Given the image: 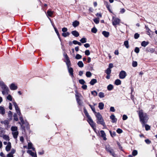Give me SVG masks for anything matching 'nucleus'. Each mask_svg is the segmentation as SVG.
I'll return each instance as SVG.
<instances>
[{
  "label": "nucleus",
  "mask_w": 157,
  "mask_h": 157,
  "mask_svg": "<svg viewBox=\"0 0 157 157\" xmlns=\"http://www.w3.org/2000/svg\"><path fill=\"white\" fill-rule=\"evenodd\" d=\"M137 65V63L136 61H133L132 63V66L134 67H136Z\"/></svg>",
  "instance_id": "49530a36"
},
{
  "label": "nucleus",
  "mask_w": 157,
  "mask_h": 157,
  "mask_svg": "<svg viewBox=\"0 0 157 157\" xmlns=\"http://www.w3.org/2000/svg\"><path fill=\"white\" fill-rule=\"evenodd\" d=\"M137 151L136 150H134L132 152V155L133 156H135L137 154Z\"/></svg>",
  "instance_id": "8fccbe9b"
},
{
  "label": "nucleus",
  "mask_w": 157,
  "mask_h": 157,
  "mask_svg": "<svg viewBox=\"0 0 157 157\" xmlns=\"http://www.w3.org/2000/svg\"><path fill=\"white\" fill-rule=\"evenodd\" d=\"M148 44L149 42L148 41H144L142 42L141 45L142 46L145 47Z\"/></svg>",
  "instance_id": "5701e85b"
},
{
  "label": "nucleus",
  "mask_w": 157,
  "mask_h": 157,
  "mask_svg": "<svg viewBox=\"0 0 157 157\" xmlns=\"http://www.w3.org/2000/svg\"><path fill=\"white\" fill-rule=\"evenodd\" d=\"M97 31V29L95 27H94L91 29V32L94 33H96Z\"/></svg>",
  "instance_id": "79ce46f5"
},
{
  "label": "nucleus",
  "mask_w": 157,
  "mask_h": 157,
  "mask_svg": "<svg viewBox=\"0 0 157 157\" xmlns=\"http://www.w3.org/2000/svg\"><path fill=\"white\" fill-rule=\"evenodd\" d=\"M85 54L86 56H89L90 55V53L89 50H87L85 51Z\"/></svg>",
  "instance_id": "bf43d9fd"
},
{
  "label": "nucleus",
  "mask_w": 157,
  "mask_h": 157,
  "mask_svg": "<svg viewBox=\"0 0 157 157\" xmlns=\"http://www.w3.org/2000/svg\"><path fill=\"white\" fill-rule=\"evenodd\" d=\"M82 56L79 54H77L75 56V58L77 59H81Z\"/></svg>",
  "instance_id": "5fc2aeb1"
},
{
  "label": "nucleus",
  "mask_w": 157,
  "mask_h": 157,
  "mask_svg": "<svg viewBox=\"0 0 157 157\" xmlns=\"http://www.w3.org/2000/svg\"><path fill=\"white\" fill-rule=\"evenodd\" d=\"M54 29H55V30L56 33L57 34L59 39V40H61V38H60V35H59V33L57 30V29L55 27L54 28Z\"/></svg>",
  "instance_id": "2f4dec72"
},
{
  "label": "nucleus",
  "mask_w": 157,
  "mask_h": 157,
  "mask_svg": "<svg viewBox=\"0 0 157 157\" xmlns=\"http://www.w3.org/2000/svg\"><path fill=\"white\" fill-rule=\"evenodd\" d=\"M134 51L136 53H138L140 51L139 48L138 47H136Z\"/></svg>",
  "instance_id": "680f3d73"
},
{
  "label": "nucleus",
  "mask_w": 157,
  "mask_h": 157,
  "mask_svg": "<svg viewBox=\"0 0 157 157\" xmlns=\"http://www.w3.org/2000/svg\"><path fill=\"white\" fill-rule=\"evenodd\" d=\"M2 137L4 139L6 140H10L9 136L6 135H3Z\"/></svg>",
  "instance_id": "f704fd0d"
},
{
  "label": "nucleus",
  "mask_w": 157,
  "mask_h": 157,
  "mask_svg": "<svg viewBox=\"0 0 157 157\" xmlns=\"http://www.w3.org/2000/svg\"><path fill=\"white\" fill-rule=\"evenodd\" d=\"M124 44L127 48H129L128 42V41H125L124 42Z\"/></svg>",
  "instance_id": "a19ab883"
},
{
  "label": "nucleus",
  "mask_w": 157,
  "mask_h": 157,
  "mask_svg": "<svg viewBox=\"0 0 157 157\" xmlns=\"http://www.w3.org/2000/svg\"><path fill=\"white\" fill-rule=\"evenodd\" d=\"M115 84L116 85H120L121 84V81L120 79H117L115 81Z\"/></svg>",
  "instance_id": "bb28decb"
},
{
  "label": "nucleus",
  "mask_w": 157,
  "mask_h": 157,
  "mask_svg": "<svg viewBox=\"0 0 157 157\" xmlns=\"http://www.w3.org/2000/svg\"><path fill=\"white\" fill-rule=\"evenodd\" d=\"M7 157H13V155L12 153H9L7 155Z\"/></svg>",
  "instance_id": "774afa93"
},
{
  "label": "nucleus",
  "mask_w": 157,
  "mask_h": 157,
  "mask_svg": "<svg viewBox=\"0 0 157 157\" xmlns=\"http://www.w3.org/2000/svg\"><path fill=\"white\" fill-rule=\"evenodd\" d=\"M0 86L2 90V93L3 95L9 94V88L3 82H0Z\"/></svg>",
  "instance_id": "7ed1b4c3"
},
{
  "label": "nucleus",
  "mask_w": 157,
  "mask_h": 157,
  "mask_svg": "<svg viewBox=\"0 0 157 157\" xmlns=\"http://www.w3.org/2000/svg\"><path fill=\"white\" fill-rule=\"evenodd\" d=\"M5 113V110L3 107L0 106V113L3 115Z\"/></svg>",
  "instance_id": "4468645a"
},
{
  "label": "nucleus",
  "mask_w": 157,
  "mask_h": 157,
  "mask_svg": "<svg viewBox=\"0 0 157 157\" xmlns=\"http://www.w3.org/2000/svg\"><path fill=\"white\" fill-rule=\"evenodd\" d=\"M13 105L15 108V109L16 111L19 109L18 106L17 104L15 101H14L13 102Z\"/></svg>",
  "instance_id": "cd10ccee"
},
{
  "label": "nucleus",
  "mask_w": 157,
  "mask_h": 157,
  "mask_svg": "<svg viewBox=\"0 0 157 157\" xmlns=\"http://www.w3.org/2000/svg\"><path fill=\"white\" fill-rule=\"evenodd\" d=\"M13 119L16 121H18V118L17 117V114H14L13 116Z\"/></svg>",
  "instance_id": "3c124183"
},
{
  "label": "nucleus",
  "mask_w": 157,
  "mask_h": 157,
  "mask_svg": "<svg viewBox=\"0 0 157 157\" xmlns=\"http://www.w3.org/2000/svg\"><path fill=\"white\" fill-rule=\"evenodd\" d=\"M19 119H20V120L21 122V123L19 122V123L21 125L22 128L23 129L25 130V127L23 125V124H25L27 126H28L29 125V124L27 122H26L25 123L23 118L21 115L20 116V117H19Z\"/></svg>",
  "instance_id": "423d86ee"
},
{
  "label": "nucleus",
  "mask_w": 157,
  "mask_h": 157,
  "mask_svg": "<svg viewBox=\"0 0 157 157\" xmlns=\"http://www.w3.org/2000/svg\"><path fill=\"white\" fill-rule=\"evenodd\" d=\"M155 51V49L152 48H146V52H150L151 53L154 52Z\"/></svg>",
  "instance_id": "f8f14e48"
},
{
  "label": "nucleus",
  "mask_w": 157,
  "mask_h": 157,
  "mask_svg": "<svg viewBox=\"0 0 157 157\" xmlns=\"http://www.w3.org/2000/svg\"><path fill=\"white\" fill-rule=\"evenodd\" d=\"M95 115L98 120L97 121V123L98 124H101L102 125H104V126H105V122L102 118V116L100 113L98 112L96 113Z\"/></svg>",
  "instance_id": "20e7f679"
},
{
  "label": "nucleus",
  "mask_w": 157,
  "mask_h": 157,
  "mask_svg": "<svg viewBox=\"0 0 157 157\" xmlns=\"http://www.w3.org/2000/svg\"><path fill=\"white\" fill-rule=\"evenodd\" d=\"M27 152V153L29 154L31 156H33V157H34L36 154V152L34 153L33 152H32V151L30 150H28Z\"/></svg>",
  "instance_id": "4be33fe9"
},
{
  "label": "nucleus",
  "mask_w": 157,
  "mask_h": 157,
  "mask_svg": "<svg viewBox=\"0 0 157 157\" xmlns=\"http://www.w3.org/2000/svg\"><path fill=\"white\" fill-rule=\"evenodd\" d=\"M107 89L109 90H111L113 88V86L111 84H109L107 86Z\"/></svg>",
  "instance_id": "473e14b6"
},
{
  "label": "nucleus",
  "mask_w": 157,
  "mask_h": 157,
  "mask_svg": "<svg viewBox=\"0 0 157 157\" xmlns=\"http://www.w3.org/2000/svg\"><path fill=\"white\" fill-rule=\"evenodd\" d=\"M94 21L96 24H98L99 22V18H96L94 19Z\"/></svg>",
  "instance_id": "a18cd8bd"
},
{
  "label": "nucleus",
  "mask_w": 157,
  "mask_h": 157,
  "mask_svg": "<svg viewBox=\"0 0 157 157\" xmlns=\"http://www.w3.org/2000/svg\"><path fill=\"white\" fill-rule=\"evenodd\" d=\"M110 118L112 120V123H115L117 122V119L115 118V116L113 114H112L110 116Z\"/></svg>",
  "instance_id": "9d476101"
},
{
  "label": "nucleus",
  "mask_w": 157,
  "mask_h": 157,
  "mask_svg": "<svg viewBox=\"0 0 157 157\" xmlns=\"http://www.w3.org/2000/svg\"><path fill=\"white\" fill-rule=\"evenodd\" d=\"M11 130L13 132L17 131V128L16 126H12L11 127Z\"/></svg>",
  "instance_id": "a878e982"
},
{
  "label": "nucleus",
  "mask_w": 157,
  "mask_h": 157,
  "mask_svg": "<svg viewBox=\"0 0 157 157\" xmlns=\"http://www.w3.org/2000/svg\"><path fill=\"white\" fill-rule=\"evenodd\" d=\"M139 115L140 120L144 126V124L146 123L147 121L148 118L146 113H144L143 111L141 110L139 112Z\"/></svg>",
  "instance_id": "f257e3e1"
},
{
  "label": "nucleus",
  "mask_w": 157,
  "mask_h": 157,
  "mask_svg": "<svg viewBox=\"0 0 157 157\" xmlns=\"http://www.w3.org/2000/svg\"><path fill=\"white\" fill-rule=\"evenodd\" d=\"M79 82L80 84L84 85L85 83V82L83 79H81L79 80Z\"/></svg>",
  "instance_id": "c03bdc74"
},
{
  "label": "nucleus",
  "mask_w": 157,
  "mask_h": 157,
  "mask_svg": "<svg viewBox=\"0 0 157 157\" xmlns=\"http://www.w3.org/2000/svg\"><path fill=\"white\" fill-rule=\"evenodd\" d=\"M86 76L87 77H90L92 75V74L90 71H87L86 73Z\"/></svg>",
  "instance_id": "e433bc0d"
},
{
  "label": "nucleus",
  "mask_w": 157,
  "mask_h": 157,
  "mask_svg": "<svg viewBox=\"0 0 157 157\" xmlns=\"http://www.w3.org/2000/svg\"><path fill=\"white\" fill-rule=\"evenodd\" d=\"M27 152V153L29 154L31 156H33V157H34L36 154V152L34 153L33 152H32V151L30 150H28Z\"/></svg>",
  "instance_id": "412c9836"
},
{
  "label": "nucleus",
  "mask_w": 157,
  "mask_h": 157,
  "mask_svg": "<svg viewBox=\"0 0 157 157\" xmlns=\"http://www.w3.org/2000/svg\"><path fill=\"white\" fill-rule=\"evenodd\" d=\"M110 111L111 112H114L115 110L113 107H111L110 109Z\"/></svg>",
  "instance_id": "338daca9"
},
{
  "label": "nucleus",
  "mask_w": 157,
  "mask_h": 157,
  "mask_svg": "<svg viewBox=\"0 0 157 157\" xmlns=\"http://www.w3.org/2000/svg\"><path fill=\"white\" fill-rule=\"evenodd\" d=\"M105 149L106 151L109 152L110 154L112 155V156L114 157H116V155L114 153L113 150L110 147L109 145H107L105 146Z\"/></svg>",
  "instance_id": "39448f33"
},
{
  "label": "nucleus",
  "mask_w": 157,
  "mask_h": 157,
  "mask_svg": "<svg viewBox=\"0 0 157 157\" xmlns=\"http://www.w3.org/2000/svg\"><path fill=\"white\" fill-rule=\"evenodd\" d=\"M12 134L14 139H17L18 135V131L15 132H12Z\"/></svg>",
  "instance_id": "f3484780"
},
{
  "label": "nucleus",
  "mask_w": 157,
  "mask_h": 157,
  "mask_svg": "<svg viewBox=\"0 0 157 157\" xmlns=\"http://www.w3.org/2000/svg\"><path fill=\"white\" fill-rule=\"evenodd\" d=\"M97 82V80L95 79H93L90 81V83L92 85H93L95 83Z\"/></svg>",
  "instance_id": "393cba45"
},
{
  "label": "nucleus",
  "mask_w": 157,
  "mask_h": 157,
  "mask_svg": "<svg viewBox=\"0 0 157 157\" xmlns=\"http://www.w3.org/2000/svg\"><path fill=\"white\" fill-rule=\"evenodd\" d=\"M69 35L70 33L68 32H66V33H63L62 34V35L64 37H66L67 36H68Z\"/></svg>",
  "instance_id": "4c0bfd02"
},
{
  "label": "nucleus",
  "mask_w": 157,
  "mask_h": 157,
  "mask_svg": "<svg viewBox=\"0 0 157 157\" xmlns=\"http://www.w3.org/2000/svg\"><path fill=\"white\" fill-rule=\"evenodd\" d=\"M102 34L106 37H108L109 35V33L106 31H103Z\"/></svg>",
  "instance_id": "6ab92c4d"
},
{
  "label": "nucleus",
  "mask_w": 157,
  "mask_h": 157,
  "mask_svg": "<svg viewBox=\"0 0 157 157\" xmlns=\"http://www.w3.org/2000/svg\"><path fill=\"white\" fill-rule=\"evenodd\" d=\"M89 106L90 107L91 109L92 110L93 112L95 113V114H96V113H97L95 111V109L94 107L92 106V105L90 104L89 105Z\"/></svg>",
  "instance_id": "58836bf2"
},
{
  "label": "nucleus",
  "mask_w": 157,
  "mask_h": 157,
  "mask_svg": "<svg viewBox=\"0 0 157 157\" xmlns=\"http://www.w3.org/2000/svg\"><path fill=\"white\" fill-rule=\"evenodd\" d=\"M12 113L11 111H10L8 112V116L9 117H10V119H11L12 117Z\"/></svg>",
  "instance_id": "4d7b16f0"
},
{
  "label": "nucleus",
  "mask_w": 157,
  "mask_h": 157,
  "mask_svg": "<svg viewBox=\"0 0 157 157\" xmlns=\"http://www.w3.org/2000/svg\"><path fill=\"white\" fill-rule=\"evenodd\" d=\"M11 147V143L10 142H9L8 143L7 145L6 146V150L7 151H10Z\"/></svg>",
  "instance_id": "a211bd4d"
},
{
  "label": "nucleus",
  "mask_w": 157,
  "mask_h": 157,
  "mask_svg": "<svg viewBox=\"0 0 157 157\" xmlns=\"http://www.w3.org/2000/svg\"><path fill=\"white\" fill-rule=\"evenodd\" d=\"M33 144L31 143H29L28 144V149H30L32 148Z\"/></svg>",
  "instance_id": "13d9d810"
},
{
  "label": "nucleus",
  "mask_w": 157,
  "mask_h": 157,
  "mask_svg": "<svg viewBox=\"0 0 157 157\" xmlns=\"http://www.w3.org/2000/svg\"><path fill=\"white\" fill-rule=\"evenodd\" d=\"M145 28H146L147 32V34L149 35L150 33V32L151 31L150 29L149 28L148 26L147 25H145Z\"/></svg>",
  "instance_id": "72a5a7b5"
},
{
  "label": "nucleus",
  "mask_w": 157,
  "mask_h": 157,
  "mask_svg": "<svg viewBox=\"0 0 157 157\" xmlns=\"http://www.w3.org/2000/svg\"><path fill=\"white\" fill-rule=\"evenodd\" d=\"M67 68L68 69V72L69 73L70 75L72 77H73V68L72 67H69Z\"/></svg>",
  "instance_id": "ddd939ff"
},
{
  "label": "nucleus",
  "mask_w": 157,
  "mask_h": 157,
  "mask_svg": "<svg viewBox=\"0 0 157 157\" xmlns=\"http://www.w3.org/2000/svg\"><path fill=\"white\" fill-rule=\"evenodd\" d=\"M104 107V104L102 102H100L98 104V107L101 110Z\"/></svg>",
  "instance_id": "b1692460"
},
{
  "label": "nucleus",
  "mask_w": 157,
  "mask_h": 157,
  "mask_svg": "<svg viewBox=\"0 0 157 157\" xmlns=\"http://www.w3.org/2000/svg\"><path fill=\"white\" fill-rule=\"evenodd\" d=\"M126 76V73L124 71H121L119 75V78L121 79H124Z\"/></svg>",
  "instance_id": "6e6552de"
},
{
  "label": "nucleus",
  "mask_w": 157,
  "mask_h": 157,
  "mask_svg": "<svg viewBox=\"0 0 157 157\" xmlns=\"http://www.w3.org/2000/svg\"><path fill=\"white\" fill-rule=\"evenodd\" d=\"M79 22L77 21H74L72 23V25L74 27H77L79 25Z\"/></svg>",
  "instance_id": "dca6fc26"
},
{
  "label": "nucleus",
  "mask_w": 157,
  "mask_h": 157,
  "mask_svg": "<svg viewBox=\"0 0 157 157\" xmlns=\"http://www.w3.org/2000/svg\"><path fill=\"white\" fill-rule=\"evenodd\" d=\"M80 41L82 43H84L86 42V39L85 38H82Z\"/></svg>",
  "instance_id": "c9c22d12"
},
{
  "label": "nucleus",
  "mask_w": 157,
  "mask_h": 157,
  "mask_svg": "<svg viewBox=\"0 0 157 157\" xmlns=\"http://www.w3.org/2000/svg\"><path fill=\"white\" fill-rule=\"evenodd\" d=\"M7 99L10 101H11L12 100V98L11 96L9 94L7 96Z\"/></svg>",
  "instance_id": "052dcab7"
},
{
  "label": "nucleus",
  "mask_w": 157,
  "mask_h": 157,
  "mask_svg": "<svg viewBox=\"0 0 157 157\" xmlns=\"http://www.w3.org/2000/svg\"><path fill=\"white\" fill-rule=\"evenodd\" d=\"M84 113L85 115L88 118L87 121L88 122L89 124L90 125L94 130L95 131L96 130L95 128V124L94 122L91 117L89 115L87 111L85 109H84Z\"/></svg>",
  "instance_id": "f03ea898"
},
{
  "label": "nucleus",
  "mask_w": 157,
  "mask_h": 157,
  "mask_svg": "<svg viewBox=\"0 0 157 157\" xmlns=\"http://www.w3.org/2000/svg\"><path fill=\"white\" fill-rule=\"evenodd\" d=\"M47 14L48 16L49 17H52V12L48 10L47 12Z\"/></svg>",
  "instance_id": "603ef678"
},
{
  "label": "nucleus",
  "mask_w": 157,
  "mask_h": 157,
  "mask_svg": "<svg viewBox=\"0 0 157 157\" xmlns=\"http://www.w3.org/2000/svg\"><path fill=\"white\" fill-rule=\"evenodd\" d=\"M105 4L106 6V8H107V9H109L110 8V6L109 5V4L108 2H105Z\"/></svg>",
  "instance_id": "e2e57ef3"
},
{
  "label": "nucleus",
  "mask_w": 157,
  "mask_h": 157,
  "mask_svg": "<svg viewBox=\"0 0 157 157\" xmlns=\"http://www.w3.org/2000/svg\"><path fill=\"white\" fill-rule=\"evenodd\" d=\"M66 64H67V68H69L70 67V66L71 65V63H70V61L69 59L67 60V61L66 63Z\"/></svg>",
  "instance_id": "864d4df0"
},
{
  "label": "nucleus",
  "mask_w": 157,
  "mask_h": 157,
  "mask_svg": "<svg viewBox=\"0 0 157 157\" xmlns=\"http://www.w3.org/2000/svg\"><path fill=\"white\" fill-rule=\"evenodd\" d=\"M27 152V153L29 154L31 156H33V157H34L36 154V152L34 153L33 152H32V151L30 150H28Z\"/></svg>",
  "instance_id": "aec40b11"
},
{
  "label": "nucleus",
  "mask_w": 157,
  "mask_h": 157,
  "mask_svg": "<svg viewBox=\"0 0 157 157\" xmlns=\"http://www.w3.org/2000/svg\"><path fill=\"white\" fill-rule=\"evenodd\" d=\"M105 72L107 75H109L111 73V69L109 68H108L105 71Z\"/></svg>",
  "instance_id": "c756f323"
},
{
  "label": "nucleus",
  "mask_w": 157,
  "mask_h": 157,
  "mask_svg": "<svg viewBox=\"0 0 157 157\" xmlns=\"http://www.w3.org/2000/svg\"><path fill=\"white\" fill-rule=\"evenodd\" d=\"M98 96L100 98H103L105 96L104 94L102 92H100L98 94Z\"/></svg>",
  "instance_id": "7c9ffc66"
},
{
  "label": "nucleus",
  "mask_w": 157,
  "mask_h": 157,
  "mask_svg": "<svg viewBox=\"0 0 157 157\" xmlns=\"http://www.w3.org/2000/svg\"><path fill=\"white\" fill-rule=\"evenodd\" d=\"M120 20L118 18L113 17L112 20L113 25L114 26H116L119 24Z\"/></svg>",
  "instance_id": "0eeeda50"
},
{
  "label": "nucleus",
  "mask_w": 157,
  "mask_h": 157,
  "mask_svg": "<svg viewBox=\"0 0 157 157\" xmlns=\"http://www.w3.org/2000/svg\"><path fill=\"white\" fill-rule=\"evenodd\" d=\"M78 66L80 67H82L84 66V64L81 61H79L77 63Z\"/></svg>",
  "instance_id": "c85d7f7f"
},
{
  "label": "nucleus",
  "mask_w": 157,
  "mask_h": 157,
  "mask_svg": "<svg viewBox=\"0 0 157 157\" xmlns=\"http://www.w3.org/2000/svg\"><path fill=\"white\" fill-rule=\"evenodd\" d=\"M71 33L73 36L76 37L78 36L79 35L78 32L76 30L72 31Z\"/></svg>",
  "instance_id": "2eb2a0df"
},
{
  "label": "nucleus",
  "mask_w": 157,
  "mask_h": 157,
  "mask_svg": "<svg viewBox=\"0 0 157 157\" xmlns=\"http://www.w3.org/2000/svg\"><path fill=\"white\" fill-rule=\"evenodd\" d=\"M145 142L147 144H149L151 143V142L150 140L149 139H146L145 140Z\"/></svg>",
  "instance_id": "69168bd1"
},
{
  "label": "nucleus",
  "mask_w": 157,
  "mask_h": 157,
  "mask_svg": "<svg viewBox=\"0 0 157 157\" xmlns=\"http://www.w3.org/2000/svg\"><path fill=\"white\" fill-rule=\"evenodd\" d=\"M144 126H145V130L146 131H148V130L150 129V127L148 125L146 124H145V125L144 124Z\"/></svg>",
  "instance_id": "37998d69"
},
{
  "label": "nucleus",
  "mask_w": 157,
  "mask_h": 157,
  "mask_svg": "<svg viewBox=\"0 0 157 157\" xmlns=\"http://www.w3.org/2000/svg\"><path fill=\"white\" fill-rule=\"evenodd\" d=\"M76 100L77 101V102L78 103L79 105H81V102H80V100L79 98V97L78 96H77V95H76Z\"/></svg>",
  "instance_id": "09e8293b"
},
{
  "label": "nucleus",
  "mask_w": 157,
  "mask_h": 157,
  "mask_svg": "<svg viewBox=\"0 0 157 157\" xmlns=\"http://www.w3.org/2000/svg\"><path fill=\"white\" fill-rule=\"evenodd\" d=\"M122 130L120 128H118L117 130V132L119 134L121 133L122 132Z\"/></svg>",
  "instance_id": "0e129e2a"
},
{
  "label": "nucleus",
  "mask_w": 157,
  "mask_h": 157,
  "mask_svg": "<svg viewBox=\"0 0 157 157\" xmlns=\"http://www.w3.org/2000/svg\"><path fill=\"white\" fill-rule=\"evenodd\" d=\"M140 37V34L138 33H136L134 34V37L135 39H138Z\"/></svg>",
  "instance_id": "6e6d98bb"
},
{
  "label": "nucleus",
  "mask_w": 157,
  "mask_h": 157,
  "mask_svg": "<svg viewBox=\"0 0 157 157\" xmlns=\"http://www.w3.org/2000/svg\"><path fill=\"white\" fill-rule=\"evenodd\" d=\"M10 89L12 90H16L17 89V86L14 83H12L10 86Z\"/></svg>",
  "instance_id": "9b49d317"
},
{
  "label": "nucleus",
  "mask_w": 157,
  "mask_h": 157,
  "mask_svg": "<svg viewBox=\"0 0 157 157\" xmlns=\"http://www.w3.org/2000/svg\"><path fill=\"white\" fill-rule=\"evenodd\" d=\"M91 94L94 96H96L98 95L97 92L95 90L91 91Z\"/></svg>",
  "instance_id": "de8ad7c7"
},
{
  "label": "nucleus",
  "mask_w": 157,
  "mask_h": 157,
  "mask_svg": "<svg viewBox=\"0 0 157 157\" xmlns=\"http://www.w3.org/2000/svg\"><path fill=\"white\" fill-rule=\"evenodd\" d=\"M100 133L101 134V136L103 138V140H106L107 139L106 137V134L104 131L103 130H101L100 131Z\"/></svg>",
  "instance_id": "1a4fd4ad"
},
{
  "label": "nucleus",
  "mask_w": 157,
  "mask_h": 157,
  "mask_svg": "<svg viewBox=\"0 0 157 157\" xmlns=\"http://www.w3.org/2000/svg\"><path fill=\"white\" fill-rule=\"evenodd\" d=\"M4 135V131L2 128H0V136L2 137Z\"/></svg>",
  "instance_id": "ea45409f"
}]
</instances>
